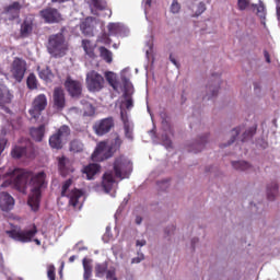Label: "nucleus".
Listing matches in <instances>:
<instances>
[{
    "label": "nucleus",
    "instance_id": "nucleus-15",
    "mask_svg": "<svg viewBox=\"0 0 280 280\" xmlns=\"http://www.w3.org/2000/svg\"><path fill=\"white\" fill-rule=\"evenodd\" d=\"M14 95L7 89H0V110H3L5 114H11L9 105L12 104Z\"/></svg>",
    "mask_w": 280,
    "mask_h": 280
},
{
    "label": "nucleus",
    "instance_id": "nucleus-48",
    "mask_svg": "<svg viewBox=\"0 0 280 280\" xmlns=\"http://www.w3.org/2000/svg\"><path fill=\"white\" fill-rule=\"evenodd\" d=\"M180 11V4L177 1H174L171 5V12L173 14H178Z\"/></svg>",
    "mask_w": 280,
    "mask_h": 280
},
{
    "label": "nucleus",
    "instance_id": "nucleus-33",
    "mask_svg": "<svg viewBox=\"0 0 280 280\" xmlns=\"http://www.w3.org/2000/svg\"><path fill=\"white\" fill-rule=\"evenodd\" d=\"M122 145V140L119 136H117L114 141L112 142V144L107 148V150H109L112 152V155L114 156V154L120 150Z\"/></svg>",
    "mask_w": 280,
    "mask_h": 280
},
{
    "label": "nucleus",
    "instance_id": "nucleus-62",
    "mask_svg": "<svg viewBox=\"0 0 280 280\" xmlns=\"http://www.w3.org/2000/svg\"><path fill=\"white\" fill-rule=\"evenodd\" d=\"M75 259H77V256L72 255V256L69 257V262L72 264V262L75 261Z\"/></svg>",
    "mask_w": 280,
    "mask_h": 280
},
{
    "label": "nucleus",
    "instance_id": "nucleus-36",
    "mask_svg": "<svg viewBox=\"0 0 280 280\" xmlns=\"http://www.w3.org/2000/svg\"><path fill=\"white\" fill-rule=\"evenodd\" d=\"M107 30L110 36H115L121 32V25L119 23H109Z\"/></svg>",
    "mask_w": 280,
    "mask_h": 280
},
{
    "label": "nucleus",
    "instance_id": "nucleus-35",
    "mask_svg": "<svg viewBox=\"0 0 280 280\" xmlns=\"http://www.w3.org/2000/svg\"><path fill=\"white\" fill-rule=\"evenodd\" d=\"M38 77L40 78V80L48 82V80H51L52 78V71L48 67L44 69L38 68Z\"/></svg>",
    "mask_w": 280,
    "mask_h": 280
},
{
    "label": "nucleus",
    "instance_id": "nucleus-59",
    "mask_svg": "<svg viewBox=\"0 0 280 280\" xmlns=\"http://www.w3.org/2000/svg\"><path fill=\"white\" fill-rule=\"evenodd\" d=\"M176 231V228L174 225L171 226V232L168 230L165 231V233L167 235H171L172 233H174Z\"/></svg>",
    "mask_w": 280,
    "mask_h": 280
},
{
    "label": "nucleus",
    "instance_id": "nucleus-64",
    "mask_svg": "<svg viewBox=\"0 0 280 280\" xmlns=\"http://www.w3.org/2000/svg\"><path fill=\"white\" fill-rule=\"evenodd\" d=\"M148 5H151L152 0H145Z\"/></svg>",
    "mask_w": 280,
    "mask_h": 280
},
{
    "label": "nucleus",
    "instance_id": "nucleus-52",
    "mask_svg": "<svg viewBox=\"0 0 280 280\" xmlns=\"http://www.w3.org/2000/svg\"><path fill=\"white\" fill-rule=\"evenodd\" d=\"M162 141H163V144L166 147V148H172V140L170 138H167L166 136L162 137Z\"/></svg>",
    "mask_w": 280,
    "mask_h": 280
},
{
    "label": "nucleus",
    "instance_id": "nucleus-3",
    "mask_svg": "<svg viewBox=\"0 0 280 280\" xmlns=\"http://www.w3.org/2000/svg\"><path fill=\"white\" fill-rule=\"evenodd\" d=\"M69 46L62 33L50 35L48 38L47 50L54 58H62L67 55Z\"/></svg>",
    "mask_w": 280,
    "mask_h": 280
},
{
    "label": "nucleus",
    "instance_id": "nucleus-9",
    "mask_svg": "<svg viewBox=\"0 0 280 280\" xmlns=\"http://www.w3.org/2000/svg\"><path fill=\"white\" fill-rule=\"evenodd\" d=\"M105 80L96 71L92 70L86 74V85L91 92H100L104 88Z\"/></svg>",
    "mask_w": 280,
    "mask_h": 280
},
{
    "label": "nucleus",
    "instance_id": "nucleus-22",
    "mask_svg": "<svg viewBox=\"0 0 280 280\" xmlns=\"http://www.w3.org/2000/svg\"><path fill=\"white\" fill-rule=\"evenodd\" d=\"M82 47L84 49L85 56L91 59L95 60L97 55L95 52V44H93L91 40L84 39L82 40Z\"/></svg>",
    "mask_w": 280,
    "mask_h": 280
},
{
    "label": "nucleus",
    "instance_id": "nucleus-10",
    "mask_svg": "<svg viewBox=\"0 0 280 280\" xmlns=\"http://www.w3.org/2000/svg\"><path fill=\"white\" fill-rule=\"evenodd\" d=\"M11 156H13V159H21L22 156H25L27 159H34L35 149L33 143L30 140H26L25 145H15V148L11 150Z\"/></svg>",
    "mask_w": 280,
    "mask_h": 280
},
{
    "label": "nucleus",
    "instance_id": "nucleus-26",
    "mask_svg": "<svg viewBox=\"0 0 280 280\" xmlns=\"http://www.w3.org/2000/svg\"><path fill=\"white\" fill-rule=\"evenodd\" d=\"M207 139H208V136H203L199 138V140H197L190 145L189 152H192V153L201 152L207 143Z\"/></svg>",
    "mask_w": 280,
    "mask_h": 280
},
{
    "label": "nucleus",
    "instance_id": "nucleus-24",
    "mask_svg": "<svg viewBox=\"0 0 280 280\" xmlns=\"http://www.w3.org/2000/svg\"><path fill=\"white\" fill-rule=\"evenodd\" d=\"M30 133L34 141H43V139L45 138V125H39L38 127L31 128Z\"/></svg>",
    "mask_w": 280,
    "mask_h": 280
},
{
    "label": "nucleus",
    "instance_id": "nucleus-55",
    "mask_svg": "<svg viewBox=\"0 0 280 280\" xmlns=\"http://www.w3.org/2000/svg\"><path fill=\"white\" fill-rule=\"evenodd\" d=\"M145 244H147L145 240H138V241H136V246L143 247V246H145Z\"/></svg>",
    "mask_w": 280,
    "mask_h": 280
},
{
    "label": "nucleus",
    "instance_id": "nucleus-7",
    "mask_svg": "<svg viewBox=\"0 0 280 280\" xmlns=\"http://www.w3.org/2000/svg\"><path fill=\"white\" fill-rule=\"evenodd\" d=\"M47 106H48L47 95L39 94L34 98L32 103V107L28 113L33 119H38L39 116L43 114V112L47 108Z\"/></svg>",
    "mask_w": 280,
    "mask_h": 280
},
{
    "label": "nucleus",
    "instance_id": "nucleus-5",
    "mask_svg": "<svg viewBox=\"0 0 280 280\" xmlns=\"http://www.w3.org/2000/svg\"><path fill=\"white\" fill-rule=\"evenodd\" d=\"M72 184H73L72 178L66 179L62 183L60 196L62 198H68L69 199V206L70 207L77 208L78 205H79V199L83 196V192L78 188L69 190L70 187L72 186Z\"/></svg>",
    "mask_w": 280,
    "mask_h": 280
},
{
    "label": "nucleus",
    "instance_id": "nucleus-2",
    "mask_svg": "<svg viewBox=\"0 0 280 280\" xmlns=\"http://www.w3.org/2000/svg\"><path fill=\"white\" fill-rule=\"evenodd\" d=\"M38 233V230L35 224H32L23 230H11L7 231L5 234L11 237V240L27 244L34 242L37 246H40L42 243L38 238H34L36 234Z\"/></svg>",
    "mask_w": 280,
    "mask_h": 280
},
{
    "label": "nucleus",
    "instance_id": "nucleus-37",
    "mask_svg": "<svg viewBox=\"0 0 280 280\" xmlns=\"http://www.w3.org/2000/svg\"><path fill=\"white\" fill-rule=\"evenodd\" d=\"M257 132V125L248 128L246 131L243 133L242 141H247V139H252Z\"/></svg>",
    "mask_w": 280,
    "mask_h": 280
},
{
    "label": "nucleus",
    "instance_id": "nucleus-51",
    "mask_svg": "<svg viewBox=\"0 0 280 280\" xmlns=\"http://www.w3.org/2000/svg\"><path fill=\"white\" fill-rule=\"evenodd\" d=\"M101 43L105 44V45H110L112 44V39L108 38V36L106 34H103L101 39H100Z\"/></svg>",
    "mask_w": 280,
    "mask_h": 280
},
{
    "label": "nucleus",
    "instance_id": "nucleus-47",
    "mask_svg": "<svg viewBox=\"0 0 280 280\" xmlns=\"http://www.w3.org/2000/svg\"><path fill=\"white\" fill-rule=\"evenodd\" d=\"M106 279L107 280H118L117 276H116V269L113 268V269H109L107 272H106Z\"/></svg>",
    "mask_w": 280,
    "mask_h": 280
},
{
    "label": "nucleus",
    "instance_id": "nucleus-34",
    "mask_svg": "<svg viewBox=\"0 0 280 280\" xmlns=\"http://www.w3.org/2000/svg\"><path fill=\"white\" fill-rule=\"evenodd\" d=\"M232 166L240 172H246L252 168V165L245 161L232 162Z\"/></svg>",
    "mask_w": 280,
    "mask_h": 280
},
{
    "label": "nucleus",
    "instance_id": "nucleus-54",
    "mask_svg": "<svg viewBox=\"0 0 280 280\" xmlns=\"http://www.w3.org/2000/svg\"><path fill=\"white\" fill-rule=\"evenodd\" d=\"M5 143H7V140H1V141H0V155L2 154V152H3L4 149H5Z\"/></svg>",
    "mask_w": 280,
    "mask_h": 280
},
{
    "label": "nucleus",
    "instance_id": "nucleus-45",
    "mask_svg": "<svg viewBox=\"0 0 280 280\" xmlns=\"http://www.w3.org/2000/svg\"><path fill=\"white\" fill-rule=\"evenodd\" d=\"M81 30L84 34L89 35L90 33L93 32V28L91 27V25L89 24V21L86 20L85 22H83L81 24Z\"/></svg>",
    "mask_w": 280,
    "mask_h": 280
},
{
    "label": "nucleus",
    "instance_id": "nucleus-41",
    "mask_svg": "<svg viewBox=\"0 0 280 280\" xmlns=\"http://www.w3.org/2000/svg\"><path fill=\"white\" fill-rule=\"evenodd\" d=\"M124 131H125L126 139H129V141H132L133 140V131H132L129 122H125Z\"/></svg>",
    "mask_w": 280,
    "mask_h": 280
},
{
    "label": "nucleus",
    "instance_id": "nucleus-17",
    "mask_svg": "<svg viewBox=\"0 0 280 280\" xmlns=\"http://www.w3.org/2000/svg\"><path fill=\"white\" fill-rule=\"evenodd\" d=\"M22 10V5L19 1H15L3 8V13L8 16L9 21H14L15 19H20V13Z\"/></svg>",
    "mask_w": 280,
    "mask_h": 280
},
{
    "label": "nucleus",
    "instance_id": "nucleus-42",
    "mask_svg": "<svg viewBox=\"0 0 280 280\" xmlns=\"http://www.w3.org/2000/svg\"><path fill=\"white\" fill-rule=\"evenodd\" d=\"M47 277L49 280H56V267L55 265H48Z\"/></svg>",
    "mask_w": 280,
    "mask_h": 280
},
{
    "label": "nucleus",
    "instance_id": "nucleus-56",
    "mask_svg": "<svg viewBox=\"0 0 280 280\" xmlns=\"http://www.w3.org/2000/svg\"><path fill=\"white\" fill-rule=\"evenodd\" d=\"M120 117H121V120H122V122L125 124H129L128 122V118H127V115H125V113L124 112H120Z\"/></svg>",
    "mask_w": 280,
    "mask_h": 280
},
{
    "label": "nucleus",
    "instance_id": "nucleus-53",
    "mask_svg": "<svg viewBox=\"0 0 280 280\" xmlns=\"http://www.w3.org/2000/svg\"><path fill=\"white\" fill-rule=\"evenodd\" d=\"M170 60H171V62H172L175 67L179 68L178 61L176 60V58H175L174 56H172V54L170 55Z\"/></svg>",
    "mask_w": 280,
    "mask_h": 280
},
{
    "label": "nucleus",
    "instance_id": "nucleus-14",
    "mask_svg": "<svg viewBox=\"0 0 280 280\" xmlns=\"http://www.w3.org/2000/svg\"><path fill=\"white\" fill-rule=\"evenodd\" d=\"M113 153L108 150L106 142H100L93 152L91 159L93 162H103L113 158Z\"/></svg>",
    "mask_w": 280,
    "mask_h": 280
},
{
    "label": "nucleus",
    "instance_id": "nucleus-8",
    "mask_svg": "<svg viewBox=\"0 0 280 280\" xmlns=\"http://www.w3.org/2000/svg\"><path fill=\"white\" fill-rule=\"evenodd\" d=\"M114 174L116 178L125 179L131 170V163L124 156H119L114 162Z\"/></svg>",
    "mask_w": 280,
    "mask_h": 280
},
{
    "label": "nucleus",
    "instance_id": "nucleus-57",
    "mask_svg": "<svg viewBox=\"0 0 280 280\" xmlns=\"http://www.w3.org/2000/svg\"><path fill=\"white\" fill-rule=\"evenodd\" d=\"M265 60L267 61V63H271L270 55L267 50H265Z\"/></svg>",
    "mask_w": 280,
    "mask_h": 280
},
{
    "label": "nucleus",
    "instance_id": "nucleus-13",
    "mask_svg": "<svg viewBox=\"0 0 280 280\" xmlns=\"http://www.w3.org/2000/svg\"><path fill=\"white\" fill-rule=\"evenodd\" d=\"M39 16L49 24L59 23L62 21V15L56 8L47 7L39 11Z\"/></svg>",
    "mask_w": 280,
    "mask_h": 280
},
{
    "label": "nucleus",
    "instance_id": "nucleus-30",
    "mask_svg": "<svg viewBox=\"0 0 280 280\" xmlns=\"http://www.w3.org/2000/svg\"><path fill=\"white\" fill-rule=\"evenodd\" d=\"M108 262L104 261V262H97L95 265V276L97 278H102L104 277V275H106V272H108Z\"/></svg>",
    "mask_w": 280,
    "mask_h": 280
},
{
    "label": "nucleus",
    "instance_id": "nucleus-11",
    "mask_svg": "<svg viewBox=\"0 0 280 280\" xmlns=\"http://www.w3.org/2000/svg\"><path fill=\"white\" fill-rule=\"evenodd\" d=\"M63 86L71 97L80 98L83 92L82 83L78 80H73L71 77H67Z\"/></svg>",
    "mask_w": 280,
    "mask_h": 280
},
{
    "label": "nucleus",
    "instance_id": "nucleus-31",
    "mask_svg": "<svg viewBox=\"0 0 280 280\" xmlns=\"http://www.w3.org/2000/svg\"><path fill=\"white\" fill-rule=\"evenodd\" d=\"M277 195L278 184L276 182H272L271 185H267V200L275 201Z\"/></svg>",
    "mask_w": 280,
    "mask_h": 280
},
{
    "label": "nucleus",
    "instance_id": "nucleus-4",
    "mask_svg": "<svg viewBox=\"0 0 280 280\" xmlns=\"http://www.w3.org/2000/svg\"><path fill=\"white\" fill-rule=\"evenodd\" d=\"M71 136V129L67 125L60 126L55 133L49 137V145L52 149L61 150Z\"/></svg>",
    "mask_w": 280,
    "mask_h": 280
},
{
    "label": "nucleus",
    "instance_id": "nucleus-29",
    "mask_svg": "<svg viewBox=\"0 0 280 280\" xmlns=\"http://www.w3.org/2000/svg\"><path fill=\"white\" fill-rule=\"evenodd\" d=\"M69 151H71L72 153L83 152L84 151L83 142L79 139L71 140L69 143Z\"/></svg>",
    "mask_w": 280,
    "mask_h": 280
},
{
    "label": "nucleus",
    "instance_id": "nucleus-23",
    "mask_svg": "<svg viewBox=\"0 0 280 280\" xmlns=\"http://www.w3.org/2000/svg\"><path fill=\"white\" fill-rule=\"evenodd\" d=\"M105 80L113 88L115 92H119L120 82L118 81V77L115 72L106 71Z\"/></svg>",
    "mask_w": 280,
    "mask_h": 280
},
{
    "label": "nucleus",
    "instance_id": "nucleus-27",
    "mask_svg": "<svg viewBox=\"0 0 280 280\" xmlns=\"http://www.w3.org/2000/svg\"><path fill=\"white\" fill-rule=\"evenodd\" d=\"M121 81H122L124 88H125L124 97L127 98V100L125 101V107H126L127 109H130V108L133 107V101H132L131 97H128V91H127V88H129V85H130V81H129V79H127L126 77H124V78L121 79Z\"/></svg>",
    "mask_w": 280,
    "mask_h": 280
},
{
    "label": "nucleus",
    "instance_id": "nucleus-40",
    "mask_svg": "<svg viewBox=\"0 0 280 280\" xmlns=\"http://www.w3.org/2000/svg\"><path fill=\"white\" fill-rule=\"evenodd\" d=\"M242 127H236L231 131V140L229 141L228 145H231L232 143H235V139L241 135Z\"/></svg>",
    "mask_w": 280,
    "mask_h": 280
},
{
    "label": "nucleus",
    "instance_id": "nucleus-19",
    "mask_svg": "<svg viewBox=\"0 0 280 280\" xmlns=\"http://www.w3.org/2000/svg\"><path fill=\"white\" fill-rule=\"evenodd\" d=\"M13 207H14V198L5 191L0 192V209L2 211L8 212L12 210Z\"/></svg>",
    "mask_w": 280,
    "mask_h": 280
},
{
    "label": "nucleus",
    "instance_id": "nucleus-28",
    "mask_svg": "<svg viewBox=\"0 0 280 280\" xmlns=\"http://www.w3.org/2000/svg\"><path fill=\"white\" fill-rule=\"evenodd\" d=\"M33 31V21L30 19H25L21 25V36L27 37Z\"/></svg>",
    "mask_w": 280,
    "mask_h": 280
},
{
    "label": "nucleus",
    "instance_id": "nucleus-16",
    "mask_svg": "<svg viewBox=\"0 0 280 280\" xmlns=\"http://www.w3.org/2000/svg\"><path fill=\"white\" fill-rule=\"evenodd\" d=\"M54 107L57 110H63L66 108V93L61 88H55L52 93Z\"/></svg>",
    "mask_w": 280,
    "mask_h": 280
},
{
    "label": "nucleus",
    "instance_id": "nucleus-38",
    "mask_svg": "<svg viewBox=\"0 0 280 280\" xmlns=\"http://www.w3.org/2000/svg\"><path fill=\"white\" fill-rule=\"evenodd\" d=\"M26 83H27V88L30 89V90H36L37 89V79H36V77H35V74L34 73H31L28 77H27V81H26Z\"/></svg>",
    "mask_w": 280,
    "mask_h": 280
},
{
    "label": "nucleus",
    "instance_id": "nucleus-12",
    "mask_svg": "<svg viewBox=\"0 0 280 280\" xmlns=\"http://www.w3.org/2000/svg\"><path fill=\"white\" fill-rule=\"evenodd\" d=\"M26 72V61L20 57H15L11 63V75L18 81L22 82Z\"/></svg>",
    "mask_w": 280,
    "mask_h": 280
},
{
    "label": "nucleus",
    "instance_id": "nucleus-43",
    "mask_svg": "<svg viewBox=\"0 0 280 280\" xmlns=\"http://www.w3.org/2000/svg\"><path fill=\"white\" fill-rule=\"evenodd\" d=\"M250 4L249 0H237V8L240 11H246Z\"/></svg>",
    "mask_w": 280,
    "mask_h": 280
},
{
    "label": "nucleus",
    "instance_id": "nucleus-21",
    "mask_svg": "<svg viewBox=\"0 0 280 280\" xmlns=\"http://www.w3.org/2000/svg\"><path fill=\"white\" fill-rule=\"evenodd\" d=\"M58 168L62 176L73 173V168L71 167L70 160L67 159L66 156L58 159Z\"/></svg>",
    "mask_w": 280,
    "mask_h": 280
},
{
    "label": "nucleus",
    "instance_id": "nucleus-6",
    "mask_svg": "<svg viewBox=\"0 0 280 280\" xmlns=\"http://www.w3.org/2000/svg\"><path fill=\"white\" fill-rule=\"evenodd\" d=\"M116 122L113 116L102 118L93 125V130L97 137H104L112 132L115 128Z\"/></svg>",
    "mask_w": 280,
    "mask_h": 280
},
{
    "label": "nucleus",
    "instance_id": "nucleus-44",
    "mask_svg": "<svg viewBox=\"0 0 280 280\" xmlns=\"http://www.w3.org/2000/svg\"><path fill=\"white\" fill-rule=\"evenodd\" d=\"M207 89L211 92L210 94H208V100L218 95L219 86L209 84Z\"/></svg>",
    "mask_w": 280,
    "mask_h": 280
},
{
    "label": "nucleus",
    "instance_id": "nucleus-58",
    "mask_svg": "<svg viewBox=\"0 0 280 280\" xmlns=\"http://www.w3.org/2000/svg\"><path fill=\"white\" fill-rule=\"evenodd\" d=\"M265 12V7L262 4L257 7V13H264Z\"/></svg>",
    "mask_w": 280,
    "mask_h": 280
},
{
    "label": "nucleus",
    "instance_id": "nucleus-39",
    "mask_svg": "<svg viewBox=\"0 0 280 280\" xmlns=\"http://www.w3.org/2000/svg\"><path fill=\"white\" fill-rule=\"evenodd\" d=\"M91 2L97 11H105L107 8L105 0H91Z\"/></svg>",
    "mask_w": 280,
    "mask_h": 280
},
{
    "label": "nucleus",
    "instance_id": "nucleus-32",
    "mask_svg": "<svg viewBox=\"0 0 280 280\" xmlns=\"http://www.w3.org/2000/svg\"><path fill=\"white\" fill-rule=\"evenodd\" d=\"M92 260L89 258H83V268H84V275H83V279L84 280H90V278L92 277Z\"/></svg>",
    "mask_w": 280,
    "mask_h": 280
},
{
    "label": "nucleus",
    "instance_id": "nucleus-60",
    "mask_svg": "<svg viewBox=\"0 0 280 280\" xmlns=\"http://www.w3.org/2000/svg\"><path fill=\"white\" fill-rule=\"evenodd\" d=\"M135 222H136V224L140 225L142 223V218L141 217H136Z\"/></svg>",
    "mask_w": 280,
    "mask_h": 280
},
{
    "label": "nucleus",
    "instance_id": "nucleus-18",
    "mask_svg": "<svg viewBox=\"0 0 280 280\" xmlns=\"http://www.w3.org/2000/svg\"><path fill=\"white\" fill-rule=\"evenodd\" d=\"M115 185H116V179L113 171H107L106 173H104L103 179H102V187L104 191L106 194L113 191Z\"/></svg>",
    "mask_w": 280,
    "mask_h": 280
},
{
    "label": "nucleus",
    "instance_id": "nucleus-46",
    "mask_svg": "<svg viewBox=\"0 0 280 280\" xmlns=\"http://www.w3.org/2000/svg\"><path fill=\"white\" fill-rule=\"evenodd\" d=\"M207 11L205 2H199L197 7V11L195 12V16H200V14H203Z\"/></svg>",
    "mask_w": 280,
    "mask_h": 280
},
{
    "label": "nucleus",
    "instance_id": "nucleus-25",
    "mask_svg": "<svg viewBox=\"0 0 280 280\" xmlns=\"http://www.w3.org/2000/svg\"><path fill=\"white\" fill-rule=\"evenodd\" d=\"M100 57L103 61H105L107 65H112L114 61V54L112 50H108L106 46H100L98 48Z\"/></svg>",
    "mask_w": 280,
    "mask_h": 280
},
{
    "label": "nucleus",
    "instance_id": "nucleus-49",
    "mask_svg": "<svg viewBox=\"0 0 280 280\" xmlns=\"http://www.w3.org/2000/svg\"><path fill=\"white\" fill-rule=\"evenodd\" d=\"M253 88H254L255 93H260L261 92V81H254Z\"/></svg>",
    "mask_w": 280,
    "mask_h": 280
},
{
    "label": "nucleus",
    "instance_id": "nucleus-61",
    "mask_svg": "<svg viewBox=\"0 0 280 280\" xmlns=\"http://www.w3.org/2000/svg\"><path fill=\"white\" fill-rule=\"evenodd\" d=\"M199 242V240L197 238V237H194L192 240H191V246H192V248H195V245H196V243H198Z\"/></svg>",
    "mask_w": 280,
    "mask_h": 280
},
{
    "label": "nucleus",
    "instance_id": "nucleus-63",
    "mask_svg": "<svg viewBox=\"0 0 280 280\" xmlns=\"http://www.w3.org/2000/svg\"><path fill=\"white\" fill-rule=\"evenodd\" d=\"M52 2H59V3H62L65 2V0H51Z\"/></svg>",
    "mask_w": 280,
    "mask_h": 280
},
{
    "label": "nucleus",
    "instance_id": "nucleus-50",
    "mask_svg": "<svg viewBox=\"0 0 280 280\" xmlns=\"http://www.w3.org/2000/svg\"><path fill=\"white\" fill-rule=\"evenodd\" d=\"M144 260V255L143 254H140L138 255V257H133L131 259V264H140Z\"/></svg>",
    "mask_w": 280,
    "mask_h": 280
},
{
    "label": "nucleus",
    "instance_id": "nucleus-1",
    "mask_svg": "<svg viewBox=\"0 0 280 280\" xmlns=\"http://www.w3.org/2000/svg\"><path fill=\"white\" fill-rule=\"evenodd\" d=\"M5 177H9V184L13 185L20 192H24L30 180L31 195L27 205L33 211H37L39 208L40 197L43 196V189L47 188V175L45 171L33 175L31 171L25 168H14L10 173H5Z\"/></svg>",
    "mask_w": 280,
    "mask_h": 280
},
{
    "label": "nucleus",
    "instance_id": "nucleus-20",
    "mask_svg": "<svg viewBox=\"0 0 280 280\" xmlns=\"http://www.w3.org/2000/svg\"><path fill=\"white\" fill-rule=\"evenodd\" d=\"M101 171V166L95 163H91L82 168L83 176L85 175L88 180H93L95 175Z\"/></svg>",
    "mask_w": 280,
    "mask_h": 280
}]
</instances>
